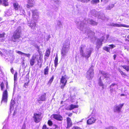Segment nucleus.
Masks as SVG:
<instances>
[{
  "label": "nucleus",
  "mask_w": 129,
  "mask_h": 129,
  "mask_svg": "<svg viewBox=\"0 0 129 129\" xmlns=\"http://www.w3.org/2000/svg\"><path fill=\"white\" fill-rule=\"evenodd\" d=\"M75 22L78 28L80 30L82 31L84 33L87 32L86 28L85 27L87 23L93 25H96L97 24V22L91 19L87 20V21L85 19H84L83 22L81 21H75Z\"/></svg>",
  "instance_id": "1"
},
{
  "label": "nucleus",
  "mask_w": 129,
  "mask_h": 129,
  "mask_svg": "<svg viewBox=\"0 0 129 129\" xmlns=\"http://www.w3.org/2000/svg\"><path fill=\"white\" fill-rule=\"evenodd\" d=\"M85 47V45H82L80 46V53L81 56L88 58L90 56L93 49L91 47L86 48L84 52V50Z\"/></svg>",
  "instance_id": "2"
},
{
  "label": "nucleus",
  "mask_w": 129,
  "mask_h": 129,
  "mask_svg": "<svg viewBox=\"0 0 129 129\" xmlns=\"http://www.w3.org/2000/svg\"><path fill=\"white\" fill-rule=\"evenodd\" d=\"M32 12L33 13L32 21L33 22L31 21V23H30V22L28 21L27 24L31 29L34 31L36 30L35 27L36 24L35 22L37 21L39 19V14L36 10H32Z\"/></svg>",
  "instance_id": "3"
},
{
  "label": "nucleus",
  "mask_w": 129,
  "mask_h": 129,
  "mask_svg": "<svg viewBox=\"0 0 129 129\" xmlns=\"http://www.w3.org/2000/svg\"><path fill=\"white\" fill-rule=\"evenodd\" d=\"M70 44V42L66 40L63 43L61 51L62 58H63L66 55L69 49Z\"/></svg>",
  "instance_id": "4"
},
{
  "label": "nucleus",
  "mask_w": 129,
  "mask_h": 129,
  "mask_svg": "<svg viewBox=\"0 0 129 129\" xmlns=\"http://www.w3.org/2000/svg\"><path fill=\"white\" fill-rule=\"evenodd\" d=\"M21 28L18 27L14 32L12 38V40L14 42L19 41V38L20 37V33L21 31Z\"/></svg>",
  "instance_id": "5"
},
{
  "label": "nucleus",
  "mask_w": 129,
  "mask_h": 129,
  "mask_svg": "<svg viewBox=\"0 0 129 129\" xmlns=\"http://www.w3.org/2000/svg\"><path fill=\"white\" fill-rule=\"evenodd\" d=\"M93 67L92 66L89 70L87 72L86 75V77L89 79H90L92 78L94 75L93 70Z\"/></svg>",
  "instance_id": "6"
},
{
  "label": "nucleus",
  "mask_w": 129,
  "mask_h": 129,
  "mask_svg": "<svg viewBox=\"0 0 129 129\" xmlns=\"http://www.w3.org/2000/svg\"><path fill=\"white\" fill-rule=\"evenodd\" d=\"M40 58V57L38 55L36 54H34L30 60V65L31 66H33L36 62V60H38L39 58Z\"/></svg>",
  "instance_id": "7"
},
{
  "label": "nucleus",
  "mask_w": 129,
  "mask_h": 129,
  "mask_svg": "<svg viewBox=\"0 0 129 129\" xmlns=\"http://www.w3.org/2000/svg\"><path fill=\"white\" fill-rule=\"evenodd\" d=\"M91 14L94 16L95 17L98 16V18L101 19L102 20H104L105 17L104 15H103L102 17L101 16V15L99 14V13L98 12L96 11L95 10H92L91 12Z\"/></svg>",
  "instance_id": "8"
},
{
  "label": "nucleus",
  "mask_w": 129,
  "mask_h": 129,
  "mask_svg": "<svg viewBox=\"0 0 129 129\" xmlns=\"http://www.w3.org/2000/svg\"><path fill=\"white\" fill-rule=\"evenodd\" d=\"M41 114H40L34 113L33 118L34 120L36 122L38 123L41 120Z\"/></svg>",
  "instance_id": "9"
},
{
  "label": "nucleus",
  "mask_w": 129,
  "mask_h": 129,
  "mask_svg": "<svg viewBox=\"0 0 129 129\" xmlns=\"http://www.w3.org/2000/svg\"><path fill=\"white\" fill-rule=\"evenodd\" d=\"M123 105V104H120L118 105L115 106L114 108V111L115 112H119Z\"/></svg>",
  "instance_id": "10"
},
{
  "label": "nucleus",
  "mask_w": 129,
  "mask_h": 129,
  "mask_svg": "<svg viewBox=\"0 0 129 129\" xmlns=\"http://www.w3.org/2000/svg\"><path fill=\"white\" fill-rule=\"evenodd\" d=\"M109 25L111 26L114 27H129V25H126L124 24H118L117 23H111L109 24Z\"/></svg>",
  "instance_id": "11"
},
{
  "label": "nucleus",
  "mask_w": 129,
  "mask_h": 129,
  "mask_svg": "<svg viewBox=\"0 0 129 129\" xmlns=\"http://www.w3.org/2000/svg\"><path fill=\"white\" fill-rule=\"evenodd\" d=\"M2 101L7 103V90L5 91L3 93L2 99L1 102Z\"/></svg>",
  "instance_id": "12"
},
{
  "label": "nucleus",
  "mask_w": 129,
  "mask_h": 129,
  "mask_svg": "<svg viewBox=\"0 0 129 129\" xmlns=\"http://www.w3.org/2000/svg\"><path fill=\"white\" fill-rule=\"evenodd\" d=\"M110 88H111L110 91L111 93H113L114 91H115V89L118 88V86L117 84L115 83H112L110 86Z\"/></svg>",
  "instance_id": "13"
},
{
  "label": "nucleus",
  "mask_w": 129,
  "mask_h": 129,
  "mask_svg": "<svg viewBox=\"0 0 129 129\" xmlns=\"http://www.w3.org/2000/svg\"><path fill=\"white\" fill-rule=\"evenodd\" d=\"M69 78L66 75L64 76H62L60 79V82L61 83H67V80Z\"/></svg>",
  "instance_id": "14"
},
{
  "label": "nucleus",
  "mask_w": 129,
  "mask_h": 129,
  "mask_svg": "<svg viewBox=\"0 0 129 129\" xmlns=\"http://www.w3.org/2000/svg\"><path fill=\"white\" fill-rule=\"evenodd\" d=\"M96 120V119L95 117H92L90 118L87 121V123L88 124H91L94 123Z\"/></svg>",
  "instance_id": "15"
},
{
  "label": "nucleus",
  "mask_w": 129,
  "mask_h": 129,
  "mask_svg": "<svg viewBox=\"0 0 129 129\" xmlns=\"http://www.w3.org/2000/svg\"><path fill=\"white\" fill-rule=\"evenodd\" d=\"M46 99V93L42 94L40 96H39L38 101V102L40 101H44Z\"/></svg>",
  "instance_id": "16"
},
{
  "label": "nucleus",
  "mask_w": 129,
  "mask_h": 129,
  "mask_svg": "<svg viewBox=\"0 0 129 129\" xmlns=\"http://www.w3.org/2000/svg\"><path fill=\"white\" fill-rule=\"evenodd\" d=\"M104 37H103L101 39H98L97 42V46L98 47V48H99L101 47L102 44V42L104 40Z\"/></svg>",
  "instance_id": "17"
},
{
  "label": "nucleus",
  "mask_w": 129,
  "mask_h": 129,
  "mask_svg": "<svg viewBox=\"0 0 129 129\" xmlns=\"http://www.w3.org/2000/svg\"><path fill=\"white\" fill-rule=\"evenodd\" d=\"M52 117L54 119L59 121H62L63 118L62 116L59 114H54L52 115Z\"/></svg>",
  "instance_id": "18"
},
{
  "label": "nucleus",
  "mask_w": 129,
  "mask_h": 129,
  "mask_svg": "<svg viewBox=\"0 0 129 129\" xmlns=\"http://www.w3.org/2000/svg\"><path fill=\"white\" fill-rule=\"evenodd\" d=\"M62 25L61 22L59 20H58L57 21V25L55 27V29L57 30L62 28Z\"/></svg>",
  "instance_id": "19"
},
{
  "label": "nucleus",
  "mask_w": 129,
  "mask_h": 129,
  "mask_svg": "<svg viewBox=\"0 0 129 129\" xmlns=\"http://www.w3.org/2000/svg\"><path fill=\"white\" fill-rule=\"evenodd\" d=\"M67 125L66 128H68L72 126V122L71 118L69 117H68L67 118Z\"/></svg>",
  "instance_id": "20"
},
{
  "label": "nucleus",
  "mask_w": 129,
  "mask_h": 129,
  "mask_svg": "<svg viewBox=\"0 0 129 129\" xmlns=\"http://www.w3.org/2000/svg\"><path fill=\"white\" fill-rule=\"evenodd\" d=\"M34 0H28V4L27 5V8H28L33 6Z\"/></svg>",
  "instance_id": "21"
},
{
  "label": "nucleus",
  "mask_w": 129,
  "mask_h": 129,
  "mask_svg": "<svg viewBox=\"0 0 129 129\" xmlns=\"http://www.w3.org/2000/svg\"><path fill=\"white\" fill-rule=\"evenodd\" d=\"M100 73L105 78H109L110 77V75H109L108 73H105V71H101Z\"/></svg>",
  "instance_id": "22"
},
{
  "label": "nucleus",
  "mask_w": 129,
  "mask_h": 129,
  "mask_svg": "<svg viewBox=\"0 0 129 129\" xmlns=\"http://www.w3.org/2000/svg\"><path fill=\"white\" fill-rule=\"evenodd\" d=\"M70 108L68 109H66L67 110H71L74 108H78V105H74L73 104H71L70 105Z\"/></svg>",
  "instance_id": "23"
},
{
  "label": "nucleus",
  "mask_w": 129,
  "mask_h": 129,
  "mask_svg": "<svg viewBox=\"0 0 129 129\" xmlns=\"http://www.w3.org/2000/svg\"><path fill=\"white\" fill-rule=\"evenodd\" d=\"M15 104V102L14 100H12L10 104V110H13L14 108V105Z\"/></svg>",
  "instance_id": "24"
},
{
  "label": "nucleus",
  "mask_w": 129,
  "mask_h": 129,
  "mask_svg": "<svg viewBox=\"0 0 129 129\" xmlns=\"http://www.w3.org/2000/svg\"><path fill=\"white\" fill-rule=\"evenodd\" d=\"M13 6L15 10H17L20 8V6L17 2H15L13 4Z\"/></svg>",
  "instance_id": "25"
},
{
  "label": "nucleus",
  "mask_w": 129,
  "mask_h": 129,
  "mask_svg": "<svg viewBox=\"0 0 129 129\" xmlns=\"http://www.w3.org/2000/svg\"><path fill=\"white\" fill-rule=\"evenodd\" d=\"M49 70V67L48 66L46 67L44 70V75H46L48 74Z\"/></svg>",
  "instance_id": "26"
},
{
  "label": "nucleus",
  "mask_w": 129,
  "mask_h": 129,
  "mask_svg": "<svg viewBox=\"0 0 129 129\" xmlns=\"http://www.w3.org/2000/svg\"><path fill=\"white\" fill-rule=\"evenodd\" d=\"M58 57L57 55L56 56L54 60V66L56 68L57 67L58 64Z\"/></svg>",
  "instance_id": "27"
},
{
  "label": "nucleus",
  "mask_w": 129,
  "mask_h": 129,
  "mask_svg": "<svg viewBox=\"0 0 129 129\" xmlns=\"http://www.w3.org/2000/svg\"><path fill=\"white\" fill-rule=\"evenodd\" d=\"M101 76L99 79L98 84L100 86H102V88H103V84L101 79Z\"/></svg>",
  "instance_id": "28"
},
{
  "label": "nucleus",
  "mask_w": 129,
  "mask_h": 129,
  "mask_svg": "<svg viewBox=\"0 0 129 129\" xmlns=\"http://www.w3.org/2000/svg\"><path fill=\"white\" fill-rule=\"evenodd\" d=\"M17 72H16L15 73L14 76V83L15 85V84L17 83Z\"/></svg>",
  "instance_id": "29"
},
{
  "label": "nucleus",
  "mask_w": 129,
  "mask_h": 129,
  "mask_svg": "<svg viewBox=\"0 0 129 129\" xmlns=\"http://www.w3.org/2000/svg\"><path fill=\"white\" fill-rule=\"evenodd\" d=\"M99 2V0H93L91 1V4H94L98 3Z\"/></svg>",
  "instance_id": "30"
},
{
  "label": "nucleus",
  "mask_w": 129,
  "mask_h": 129,
  "mask_svg": "<svg viewBox=\"0 0 129 129\" xmlns=\"http://www.w3.org/2000/svg\"><path fill=\"white\" fill-rule=\"evenodd\" d=\"M8 0H3V5L5 6H7L8 5Z\"/></svg>",
  "instance_id": "31"
},
{
  "label": "nucleus",
  "mask_w": 129,
  "mask_h": 129,
  "mask_svg": "<svg viewBox=\"0 0 129 129\" xmlns=\"http://www.w3.org/2000/svg\"><path fill=\"white\" fill-rule=\"evenodd\" d=\"M122 67L127 71H129V66L124 65L122 66Z\"/></svg>",
  "instance_id": "32"
},
{
  "label": "nucleus",
  "mask_w": 129,
  "mask_h": 129,
  "mask_svg": "<svg viewBox=\"0 0 129 129\" xmlns=\"http://www.w3.org/2000/svg\"><path fill=\"white\" fill-rule=\"evenodd\" d=\"M114 6V4H111L108 6L106 8L107 10H110L111 8H113Z\"/></svg>",
  "instance_id": "33"
},
{
  "label": "nucleus",
  "mask_w": 129,
  "mask_h": 129,
  "mask_svg": "<svg viewBox=\"0 0 129 129\" xmlns=\"http://www.w3.org/2000/svg\"><path fill=\"white\" fill-rule=\"evenodd\" d=\"M50 52L49 50H47L46 53L45 55L47 57H48L49 56L50 54Z\"/></svg>",
  "instance_id": "34"
},
{
  "label": "nucleus",
  "mask_w": 129,
  "mask_h": 129,
  "mask_svg": "<svg viewBox=\"0 0 129 129\" xmlns=\"http://www.w3.org/2000/svg\"><path fill=\"white\" fill-rule=\"evenodd\" d=\"M103 49L107 51V52H109L110 50V48L106 47H104L103 48Z\"/></svg>",
  "instance_id": "35"
},
{
  "label": "nucleus",
  "mask_w": 129,
  "mask_h": 129,
  "mask_svg": "<svg viewBox=\"0 0 129 129\" xmlns=\"http://www.w3.org/2000/svg\"><path fill=\"white\" fill-rule=\"evenodd\" d=\"M78 1H80L83 3H87L88 1L91 0H77Z\"/></svg>",
  "instance_id": "36"
},
{
  "label": "nucleus",
  "mask_w": 129,
  "mask_h": 129,
  "mask_svg": "<svg viewBox=\"0 0 129 129\" xmlns=\"http://www.w3.org/2000/svg\"><path fill=\"white\" fill-rule=\"evenodd\" d=\"M62 84L60 86V87L61 89H63L64 86L66 85V83H61Z\"/></svg>",
  "instance_id": "37"
},
{
  "label": "nucleus",
  "mask_w": 129,
  "mask_h": 129,
  "mask_svg": "<svg viewBox=\"0 0 129 129\" xmlns=\"http://www.w3.org/2000/svg\"><path fill=\"white\" fill-rule=\"evenodd\" d=\"M16 51L17 53H18L19 54H20L22 55H23V54H24V53H23L20 51Z\"/></svg>",
  "instance_id": "38"
},
{
  "label": "nucleus",
  "mask_w": 129,
  "mask_h": 129,
  "mask_svg": "<svg viewBox=\"0 0 129 129\" xmlns=\"http://www.w3.org/2000/svg\"><path fill=\"white\" fill-rule=\"evenodd\" d=\"M48 124L50 126H51L52 124V122L50 120H49L48 122Z\"/></svg>",
  "instance_id": "39"
},
{
  "label": "nucleus",
  "mask_w": 129,
  "mask_h": 129,
  "mask_svg": "<svg viewBox=\"0 0 129 129\" xmlns=\"http://www.w3.org/2000/svg\"><path fill=\"white\" fill-rule=\"evenodd\" d=\"M23 55H25L27 57H28L29 58L30 57V54H26L25 53H24V54H23Z\"/></svg>",
  "instance_id": "40"
},
{
  "label": "nucleus",
  "mask_w": 129,
  "mask_h": 129,
  "mask_svg": "<svg viewBox=\"0 0 129 129\" xmlns=\"http://www.w3.org/2000/svg\"><path fill=\"white\" fill-rule=\"evenodd\" d=\"M53 79L54 77L53 76L51 77V78L50 79L49 81V83H51L53 81Z\"/></svg>",
  "instance_id": "41"
},
{
  "label": "nucleus",
  "mask_w": 129,
  "mask_h": 129,
  "mask_svg": "<svg viewBox=\"0 0 129 129\" xmlns=\"http://www.w3.org/2000/svg\"><path fill=\"white\" fill-rule=\"evenodd\" d=\"M110 47H109L111 49H112L115 47V46L113 44L110 45H109Z\"/></svg>",
  "instance_id": "42"
},
{
  "label": "nucleus",
  "mask_w": 129,
  "mask_h": 129,
  "mask_svg": "<svg viewBox=\"0 0 129 129\" xmlns=\"http://www.w3.org/2000/svg\"><path fill=\"white\" fill-rule=\"evenodd\" d=\"M0 85H1V89H2V90H3V88L4 87V84L3 83V82H2L1 83V84Z\"/></svg>",
  "instance_id": "43"
},
{
  "label": "nucleus",
  "mask_w": 129,
  "mask_h": 129,
  "mask_svg": "<svg viewBox=\"0 0 129 129\" xmlns=\"http://www.w3.org/2000/svg\"><path fill=\"white\" fill-rule=\"evenodd\" d=\"M81 128L79 127L78 126L73 127L72 129H81Z\"/></svg>",
  "instance_id": "44"
},
{
  "label": "nucleus",
  "mask_w": 129,
  "mask_h": 129,
  "mask_svg": "<svg viewBox=\"0 0 129 129\" xmlns=\"http://www.w3.org/2000/svg\"><path fill=\"white\" fill-rule=\"evenodd\" d=\"M120 73L123 76H126V75L125 74V73H124L122 71Z\"/></svg>",
  "instance_id": "45"
},
{
  "label": "nucleus",
  "mask_w": 129,
  "mask_h": 129,
  "mask_svg": "<svg viewBox=\"0 0 129 129\" xmlns=\"http://www.w3.org/2000/svg\"><path fill=\"white\" fill-rule=\"evenodd\" d=\"M20 11L22 13V14H24V13H25L24 11V10H23L22 8L20 9Z\"/></svg>",
  "instance_id": "46"
},
{
  "label": "nucleus",
  "mask_w": 129,
  "mask_h": 129,
  "mask_svg": "<svg viewBox=\"0 0 129 129\" xmlns=\"http://www.w3.org/2000/svg\"><path fill=\"white\" fill-rule=\"evenodd\" d=\"M28 82L27 83H25L24 85V86L25 87V88H26V87H27L28 85Z\"/></svg>",
  "instance_id": "47"
},
{
  "label": "nucleus",
  "mask_w": 129,
  "mask_h": 129,
  "mask_svg": "<svg viewBox=\"0 0 129 129\" xmlns=\"http://www.w3.org/2000/svg\"><path fill=\"white\" fill-rule=\"evenodd\" d=\"M42 129H48L47 127L46 126V125H44L43 126Z\"/></svg>",
  "instance_id": "48"
},
{
  "label": "nucleus",
  "mask_w": 129,
  "mask_h": 129,
  "mask_svg": "<svg viewBox=\"0 0 129 129\" xmlns=\"http://www.w3.org/2000/svg\"><path fill=\"white\" fill-rule=\"evenodd\" d=\"M50 38V35H49L47 36V38H46L47 40L48 41V40H49V39Z\"/></svg>",
  "instance_id": "49"
},
{
  "label": "nucleus",
  "mask_w": 129,
  "mask_h": 129,
  "mask_svg": "<svg viewBox=\"0 0 129 129\" xmlns=\"http://www.w3.org/2000/svg\"><path fill=\"white\" fill-rule=\"evenodd\" d=\"M11 72L13 74L14 72V70L13 68H12L11 69Z\"/></svg>",
  "instance_id": "50"
},
{
  "label": "nucleus",
  "mask_w": 129,
  "mask_h": 129,
  "mask_svg": "<svg viewBox=\"0 0 129 129\" xmlns=\"http://www.w3.org/2000/svg\"><path fill=\"white\" fill-rule=\"evenodd\" d=\"M4 35L3 34H0V38L4 37Z\"/></svg>",
  "instance_id": "51"
},
{
  "label": "nucleus",
  "mask_w": 129,
  "mask_h": 129,
  "mask_svg": "<svg viewBox=\"0 0 129 129\" xmlns=\"http://www.w3.org/2000/svg\"><path fill=\"white\" fill-rule=\"evenodd\" d=\"M5 55V56H8V53H6L5 52V53H4Z\"/></svg>",
  "instance_id": "52"
},
{
  "label": "nucleus",
  "mask_w": 129,
  "mask_h": 129,
  "mask_svg": "<svg viewBox=\"0 0 129 129\" xmlns=\"http://www.w3.org/2000/svg\"><path fill=\"white\" fill-rule=\"evenodd\" d=\"M110 129H117L116 128L113 127H110Z\"/></svg>",
  "instance_id": "53"
},
{
  "label": "nucleus",
  "mask_w": 129,
  "mask_h": 129,
  "mask_svg": "<svg viewBox=\"0 0 129 129\" xmlns=\"http://www.w3.org/2000/svg\"><path fill=\"white\" fill-rule=\"evenodd\" d=\"M118 70L120 73L122 71H121V69L119 68L118 69Z\"/></svg>",
  "instance_id": "54"
},
{
  "label": "nucleus",
  "mask_w": 129,
  "mask_h": 129,
  "mask_svg": "<svg viewBox=\"0 0 129 129\" xmlns=\"http://www.w3.org/2000/svg\"><path fill=\"white\" fill-rule=\"evenodd\" d=\"M116 55L114 54V59H115L116 57Z\"/></svg>",
  "instance_id": "55"
},
{
  "label": "nucleus",
  "mask_w": 129,
  "mask_h": 129,
  "mask_svg": "<svg viewBox=\"0 0 129 129\" xmlns=\"http://www.w3.org/2000/svg\"><path fill=\"white\" fill-rule=\"evenodd\" d=\"M109 35H107L106 36L107 39L109 37Z\"/></svg>",
  "instance_id": "56"
},
{
  "label": "nucleus",
  "mask_w": 129,
  "mask_h": 129,
  "mask_svg": "<svg viewBox=\"0 0 129 129\" xmlns=\"http://www.w3.org/2000/svg\"><path fill=\"white\" fill-rule=\"evenodd\" d=\"M104 1L105 2V3H106L108 1V0H104Z\"/></svg>",
  "instance_id": "57"
},
{
  "label": "nucleus",
  "mask_w": 129,
  "mask_h": 129,
  "mask_svg": "<svg viewBox=\"0 0 129 129\" xmlns=\"http://www.w3.org/2000/svg\"><path fill=\"white\" fill-rule=\"evenodd\" d=\"M72 115V113H70L69 114L68 116H71Z\"/></svg>",
  "instance_id": "58"
},
{
  "label": "nucleus",
  "mask_w": 129,
  "mask_h": 129,
  "mask_svg": "<svg viewBox=\"0 0 129 129\" xmlns=\"http://www.w3.org/2000/svg\"><path fill=\"white\" fill-rule=\"evenodd\" d=\"M28 14L29 15V16H30V12H28Z\"/></svg>",
  "instance_id": "59"
},
{
  "label": "nucleus",
  "mask_w": 129,
  "mask_h": 129,
  "mask_svg": "<svg viewBox=\"0 0 129 129\" xmlns=\"http://www.w3.org/2000/svg\"><path fill=\"white\" fill-rule=\"evenodd\" d=\"M124 95V94H121V96H123Z\"/></svg>",
  "instance_id": "60"
},
{
  "label": "nucleus",
  "mask_w": 129,
  "mask_h": 129,
  "mask_svg": "<svg viewBox=\"0 0 129 129\" xmlns=\"http://www.w3.org/2000/svg\"><path fill=\"white\" fill-rule=\"evenodd\" d=\"M55 128H56L57 127V125H55Z\"/></svg>",
  "instance_id": "61"
},
{
  "label": "nucleus",
  "mask_w": 129,
  "mask_h": 129,
  "mask_svg": "<svg viewBox=\"0 0 129 129\" xmlns=\"http://www.w3.org/2000/svg\"><path fill=\"white\" fill-rule=\"evenodd\" d=\"M127 38L129 39V35H128L127 36Z\"/></svg>",
  "instance_id": "62"
},
{
  "label": "nucleus",
  "mask_w": 129,
  "mask_h": 129,
  "mask_svg": "<svg viewBox=\"0 0 129 129\" xmlns=\"http://www.w3.org/2000/svg\"><path fill=\"white\" fill-rule=\"evenodd\" d=\"M2 20V18L0 17V21Z\"/></svg>",
  "instance_id": "63"
},
{
  "label": "nucleus",
  "mask_w": 129,
  "mask_h": 129,
  "mask_svg": "<svg viewBox=\"0 0 129 129\" xmlns=\"http://www.w3.org/2000/svg\"><path fill=\"white\" fill-rule=\"evenodd\" d=\"M2 3V1L1 0H0V4H1Z\"/></svg>",
  "instance_id": "64"
}]
</instances>
